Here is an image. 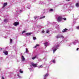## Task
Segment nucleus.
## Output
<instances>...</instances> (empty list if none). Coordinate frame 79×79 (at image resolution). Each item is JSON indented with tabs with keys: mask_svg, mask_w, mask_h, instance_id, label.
Masks as SVG:
<instances>
[{
	"mask_svg": "<svg viewBox=\"0 0 79 79\" xmlns=\"http://www.w3.org/2000/svg\"><path fill=\"white\" fill-rule=\"evenodd\" d=\"M61 19H62V17L61 16H59L58 17L57 21L58 23L61 21Z\"/></svg>",
	"mask_w": 79,
	"mask_h": 79,
	"instance_id": "obj_1",
	"label": "nucleus"
},
{
	"mask_svg": "<svg viewBox=\"0 0 79 79\" xmlns=\"http://www.w3.org/2000/svg\"><path fill=\"white\" fill-rule=\"evenodd\" d=\"M19 22H15L14 23V25L15 26H18V25H19Z\"/></svg>",
	"mask_w": 79,
	"mask_h": 79,
	"instance_id": "obj_2",
	"label": "nucleus"
},
{
	"mask_svg": "<svg viewBox=\"0 0 79 79\" xmlns=\"http://www.w3.org/2000/svg\"><path fill=\"white\" fill-rule=\"evenodd\" d=\"M22 61H25V58H24V56H22Z\"/></svg>",
	"mask_w": 79,
	"mask_h": 79,
	"instance_id": "obj_3",
	"label": "nucleus"
},
{
	"mask_svg": "<svg viewBox=\"0 0 79 79\" xmlns=\"http://www.w3.org/2000/svg\"><path fill=\"white\" fill-rule=\"evenodd\" d=\"M68 31V29H66V28H65L62 31V32H66V31Z\"/></svg>",
	"mask_w": 79,
	"mask_h": 79,
	"instance_id": "obj_4",
	"label": "nucleus"
},
{
	"mask_svg": "<svg viewBox=\"0 0 79 79\" xmlns=\"http://www.w3.org/2000/svg\"><path fill=\"white\" fill-rule=\"evenodd\" d=\"M32 66H33L34 67H37V64H34V63H32L31 64Z\"/></svg>",
	"mask_w": 79,
	"mask_h": 79,
	"instance_id": "obj_5",
	"label": "nucleus"
},
{
	"mask_svg": "<svg viewBox=\"0 0 79 79\" xmlns=\"http://www.w3.org/2000/svg\"><path fill=\"white\" fill-rule=\"evenodd\" d=\"M3 53L5 55H8V51H3Z\"/></svg>",
	"mask_w": 79,
	"mask_h": 79,
	"instance_id": "obj_6",
	"label": "nucleus"
},
{
	"mask_svg": "<svg viewBox=\"0 0 79 79\" xmlns=\"http://www.w3.org/2000/svg\"><path fill=\"white\" fill-rule=\"evenodd\" d=\"M7 2L4 3L3 5V7L4 8L5 6H6L7 5Z\"/></svg>",
	"mask_w": 79,
	"mask_h": 79,
	"instance_id": "obj_7",
	"label": "nucleus"
},
{
	"mask_svg": "<svg viewBox=\"0 0 79 79\" xmlns=\"http://www.w3.org/2000/svg\"><path fill=\"white\" fill-rule=\"evenodd\" d=\"M31 34H32L31 33H26V35H27V36H28V35H31Z\"/></svg>",
	"mask_w": 79,
	"mask_h": 79,
	"instance_id": "obj_8",
	"label": "nucleus"
},
{
	"mask_svg": "<svg viewBox=\"0 0 79 79\" xmlns=\"http://www.w3.org/2000/svg\"><path fill=\"white\" fill-rule=\"evenodd\" d=\"M56 38L57 39H58V38H60L61 37L60 35H57L56 36Z\"/></svg>",
	"mask_w": 79,
	"mask_h": 79,
	"instance_id": "obj_9",
	"label": "nucleus"
},
{
	"mask_svg": "<svg viewBox=\"0 0 79 79\" xmlns=\"http://www.w3.org/2000/svg\"><path fill=\"white\" fill-rule=\"evenodd\" d=\"M48 76V74L46 73L45 75H44V77H47V76Z\"/></svg>",
	"mask_w": 79,
	"mask_h": 79,
	"instance_id": "obj_10",
	"label": "nucleus"
},
{
	"mask_svg": "<svg viewBox=\"0 0 79 79\" xmlns=\"http://www.w3.org/2000/svg\"><path fill=\"white\" fill-rule=\"evenodd\" d=\"M8 19H5L4 20V21L5 23H7V22H8Z\"/></svg>",
	"mask_w": 79,
	"mask_h": 79,
	"instance_id": "obj_11",
	"label": "nucleus"
},
{
	"mask_svg": "<svg viewBox=\"0 0 79 79\" xmlns=\"http://www.w3.org/2000/svg\"><path fill=\"white\" fill-rule=\"evenodd\" d=\"M48 42H46V43H44V44L46 47H47V45H48Z\"/></svg>",
	"mask_w": 79,
	"mask_h": 79,
	"instance_id": "obj_12",
	"label": "nucleus"
},
{
	"mask_svg": "<svg viewBox=\"0 0 79 79\" xmlns=\"http://www.w3.org/2000/svg\"><path fill=\"white\" fill-rule=\"evenodd\" d=\"M76 6L77 7H79V3H77L76 4Z\"/></svg>",
	"mask_w": 79,
	"mask_h": 79,
	"instance_id": "obj_13",
	"label": "nucleus"
},
{
	"mask_svg": "<svg viewBox=\"0 0 79 79\" xmlns=\"http://www.w3.org/2000/svg\"><path fill=\"white\" fill-rule=\"evenodd\" d=\"M37 58V56H36L35 57H32V60H34V59H35V58Z\"/></svg>",
	"mask_w": 79,
	"mask_h": 79,
	"instance_id": "obj_14",
	"label": "nucleus"
},
{
	"mask_svg": "<svg viewBox=\"0 0 79 79\" xmlns=\"http://www.w3.org/2000/svg\"><path fill=\"white\" fill-rule=\"evenodd\" d=\"M19 72L20 73H23V71L21 70V69H20L19 70Z\"/></svg>",
	"mask_w": 79,
	"mask_h": 79,
	"instance_id": "obj_15",
	"label": "nucleus"
},
{
	"mask_svg": "<svg viewBox=\"0 0 79 79\" xmlns=\"http://www.w3.org/2000/svg\"><path fill=\"white\" fill-rule=\"evenodd\" d=\"M44 18H45V16L41 17H40V19H43Z\"/></svg>",
	"mask_w": 79,
	"mask_h": 79,
	"instance_id": "obj_16",
	"label": "nucleus"
},
{
	"mask_svg": "<svg viewBox=\"0 0 79 79\" xmlns=\"http://www.w3.org/2000/svg\"><path fill=\"white\" fill-rule=\"evenodd\" d=\"M10 43H12V42H13V40L11 38H10Z\"/></svg>",
	"mask_w": 79,
	"mask_h": 79,
	"instance_id": "obj_17",
	"label": "nucleus"
},
{
	"mask_svg": "<svg viewBox=\"0 0 79 79\" xmlns=\"http://www.w3.org/2000/svg\"><path fill=\"white\" fill-rule=\"evenodd\" d=\"M28 52V49H27V48H26V53H27Z\"/></svg>",
	"mask_w": 79,
	"mask_h": 79,
	"instance_id": "obj_18",
	"label": "nucleus"
},
{
	"mask_svg": "<svg viewBox=\"0 0 79 79\" xmlns=\"http://www.w3.org/2000/svg\"><path fill=\"white\" fill-rule=\"evenodd\" d=\"M33 40H35V39H36V37H35V36L34 37H33Z\"/></svg>",
	"mask_w": 79,
	"mask_h": 79,
	"instance_id": "obj_19",
	"label": "nucleus"
},
{
	"mask_svg": "<svg viewBox=\"0 0 79 79\" xmlns=\"http://www.w3.org/2000/svg\"><path fill=\"white\" fill-rule=\"evenodd\" d=\"M57 50V49H54V50H53V52H55V51H56Z\"/></svg>",
	"mask_w": 79,
	"mask_h": 79,
	"instance_id": "obj_20",
	"label": "nucleus"
},
{
	"mask_svg": "<svg viewBox=\"0 0 79 79\" xmlns=\"http://www.w3.org/2000/svg\"><path fill=\"white\" fill-rule=\"evenodd\" d=\"M52 63H55V60H53L52 61Z\"/></svg>",
	"mask_w": 79,
	"mask_h": 79,
	"instance_id": "obj_21",
	"label": "nucleus"
},
{
	"mask_svg": "<svg viewBox=\"0 0 79 79\" xmlns=\"http://www.w3.org/2000/svg\"><path fill=\"white\" fill-rule=\"evenodd\" d=\"M34 18H35V19H36L37 18V16L34 17Z\"/></svg>",
	"mask_w": 79,
	"mask_h": 79,
	"instance_id": "obj_22",
	"label": "nucleus"
},
{
	"mask_svg": "<svg viewBox=\"0 0 79 79\" xmlns=\"http://www.w3.org/2000/svg\"><path fill=\"white\" fill-rule=\"evenodd\" d=\"M59 47V45H57L56 46V48H57Z\"/></svg>",
	"mask_w": 79,
	"mask_h": 79,
	"instance_id": "obj_23",
	"label": "nucleus"
},
{
	"mask_svg": "<svg viewBox=\"0 0 79 79\" xmlns=\"http://www.w3.org/2000/svg\"><path fill=\"white\" fill-rule=\"evenodd\" d=\"M76 28L77 29H79V26L77 27Z\"/></svg>",
	"mask_w": 79,
	"mask_h": 79,
	"instance_id": "obj_24",
	"label": "nucleus"
},
{
	"mask_svg": "<svg viewBox=\"0 0 79 79\" xmlns=\"http://www.w3.org/2000/svg\"><path fill=\"white\" fill-rule=\"evenodd\" d=\"M26 31H23L22 32V34H24V32H25Z\"/></svg>",
	"mask_w": 79,
	"mask_h": 79,
	"instance_id": "obj_25",
	"label": "nucleus"
},
{
	"mask_svg": "<svg viewBox=\"0 0 79 79\" xmlns=\"http://www.w3.org/2000/svg\"><path fill=\"white\" fill-rule=\"evenodd\" d=\"M39 68H43V66L41 65L39 66Z\"/></svg>",
	"mask_w": 79,
	"mask_h": 79,
	"instance_id": "obj_26",
	"label": "nucleus"
},
{
	"mask_svg": "<svg viewBox=\"0 0 79 79\" xmlns=\"http://www.w3.org/2000/svg\"><path fill=\"white\" fill-rule=\"evenodd\" d=\"M63 19H64V20H66V19L65 18H63Z\"/></svg>",
	"mask_w": 79,
	"mask_h": 79,
	"instance_id": "obj_27",
	"label": "nucleus"
},
{
	"mask_svg": "<svg viewBox=\"0 0 79 79\" xmlns=\"http://www.w3.org/2000/svg\"><path fill=\"white\" fill-rule=\"evenodd\" d=\"M48 32H49V31H48V30L46 32V33H48Z\"/></svg>",
	"mask_w": 79,
	"mask_h": 79,
	"instance_id": "obj_28",
	"label": "nucleus"
},
{
	"mask_svg": "<svg viewBox=\"0 0 79 79\" xmlns=\"http://www.w3.org/2000/svg\"><path fill=\"white\" fill-rule=\"evenodd\" d=\"M60 37H61L62 38H64V36H63L62 35H61L60 36Z\"/></svg>",
	"mask_w": 79,
	"mask_h": 79,
	"instance_id": "obj_29",
	"label": "nucleus"
},
{
	"mask_svg": "<svg viewBox=\"0 0 79 79\" xmlns=\"http://www.w3.org/2000/svg\"><path fill=\"white\" fill-rule=\"evenodd\" d=\"M53 10L52 9H50V11H53Z\"/></svg>",
	"mask_w": 79,
	"mask_h": 79,
	"instance_id": "obj_30",
	"label": "nucleus"
},
{
	"mask_svg": "<svg viewBox=\"0 0 79 79\" xmlns=\"http://www.w3.org/2000/svg\"><path fill=\"white\" fill-rule=\"evenodd\" d=\"M36 47H38L39 46V44H36Z\"/></svg>",
	"mask_w": 79,
	"mask_h": 79,
	"instance_id": "obj_31",
	"label": "nucleus"
},
{
	"mask_svg": "<svg viewBox=\"0 0 79 79\" xmlns=\"http://www.w3.org/2000/svg\"><path fill=\"white\" fill-rule=\"evenodd\" d=\"M42 32V33H44V32H45V31H43Z\"/></svg>",
	"mask_w": 79,
	"mask_h": 79,
	"instance_id": "obj_32",
	"label": "nucleus"
},
{
	"mask_svg": "<svg viewBox=\"0 0 79 79\" xmlns=\"http://www.w3.org/2000/svg\"><path fill=\"white\" fill-rule=\"evenodd\" d=\"M79 48H77V51H78V50H79Z\"/></svg>",
	"mask_w": 79,
	"mask_h": 79,
	"instance_id": "obj_33",
	"label": "nucleus"
},
{
	"mask_svg": "<svg viewBox=\"0 0 79 79\" xmlns=\"http://www.w3.org/2000/svg\"><path fill=\"white\" fill-rule=\"evenodd\" d=\"M2 79H5V78H4V77H2Z\"/></svg>",
	"mask_w": 79,
	"mask_h": 79,
	"instance_id": "obj_34",
	"label": "nucleus"
},
{
	"mask_svg": "<svg viewBox=\"0 0 79 79\" xmlns=\"http://www.w3.org/2000/svg\"><path fill=\"white\" fill-rule=\"evenodd\" d=\"M37 48V46H35L34 47V48Z\"/></svg>",
	"mask_w": 79,
	"mask_h": 79,
	"instance_id": "obj_35",
	"label": "nucleus"
},
{
	"mask_svg": "<svg viewBox=\"0 0 79 79\" xmlns=\"http://www.w3.org/2000/svg\"><path fill=\"white\" fill-rule=\"evenodd\" d=\"M70 0H67V1H69Z\"/></svg>",
	"mask_w": 79,
	"mask_h": 79,
	"instance_id": "obj_36",
	"label": "nucleus"
},
{
	"mask_svg": "<svg viewBox=\"0 0 79 79\" xmlns=\"http://www.w3.org/2000/svg\"><path fill=\"white\" fill-rule=\"evenodd\" d=\"M22 11L21 10H20V11Z\"/></svg>",
	"mask_w": 79,
	"mask_h": 79,
	"instance_id": "obj_37",
	"label": "nucleus"
}]
</instances>
